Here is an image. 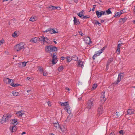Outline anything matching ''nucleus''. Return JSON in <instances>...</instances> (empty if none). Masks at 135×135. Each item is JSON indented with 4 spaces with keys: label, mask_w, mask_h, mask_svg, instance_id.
<instances>
[{
    "label": "nucleus",
    "mask_w": 135,
    "mask_h": 135,
    "mask_svg": "<svg viewBox=\"0 0 135 135\" xmlns=\"http://www.w3.org/2000/svg\"><path fill=\"white\" fill-rule=\"evenodd\" d=\"M12 115L9 114H4L2 118L1 123L2 124L3 123L5 122L8 121L10 119Z\"/></svg>",
    "instance_id": "obj_1"
},
{
    "label": "nucleus",
    "mask_w": 135,
    "mask_h": 135,
    "mask_svg": "<svg viewBox=\"0 0 135 135\" xmlns=\"http://www.w3.org/2000/svg\"><path fill=\"white\" fill-rule=\"evenodd\" d=\"M46 51L48 52H50L57 51V48L55 46L52 45L46 46L45 47Z\"/></svg>",
    "instance_id": "obj_2"
},
{
    "label": "nucleus",
    "mask_w": 135,
    "mask_h": 135,
    "mask_svg": "<svg viewBox=\"0 0 135 135\" xmlns=\"http://www.w3.org/2000/svg\"><path fill=\"white\" fill-rule=\"evenodd\" d=\"M24 45L23 43L21 42L15 46V49L16 51H18L23 48Z\"/></svg>",
    "instance_id": "obj_3"
},
{
    "label": "nucleus",
    "mask_w": 135,
    "mask_h": 135,
    "mask_svg": "<svg viewBox=\"0 0 135 135\" xmlns=\"http://www.w3.org/2000/svg\"><path fill=\"white\" fill-rule=\"evenodd\" d=\"M94 100L93 99H91L88 101L86 104V108L88 109V110L90 109L92 107L93 105Z\"/></svg>",
    "instance_id": "obj_4"
},
{
    "label": "nucleus",
    "mask_w": 135,
    "mask_h": 135,
    "mask_svg": "<svg viewBox=\"0 0 135 135\" xmlns=\"http://www.w3.org/2000/svg\"><path fill=\"white\" fill-rule=\"evenodd\" d=\"M124 76V74L123 73H120L119 74L118 78V80L117 81H115L113 84H117L120 81L121 79H122Z\"/></svg>",
    "instance_id": "obj_5"
},
{
    "label": "nucleus",
    "mask_w": 135,
    "mask_h": 135,
    "mask_svg": "<svg viewBox=\"0 0 135 135\" xmlns=\"http://www.w3.org/2000/svg\"><path fill=\"white\" fill-rule=\"evenodd\" d=\"M105 92H102L101 94L102 95L100 97V100L102 103H104L106 100V98L105 97Z\"/></svg>",
    "instance_id": "obj_6"
},
{
    "label": "nucleus",
    "mask_w": 135,
    "mask_h": 135,
    "mask_svg": "<svg viewBox=\"0 0 135 135\" xmlns=\"http://www.w3.org/2000/svg\"><path fill=\"white\" fill-rule=\"evenodd\" d=\"M56 55V53H54L52 55V64H56V63H57V61H56L57 60V58Z\"/></svg>",
    "instance_id": "obj_7"
},
{
    "label": "nucleus",
    "mask_w": 135,
    "mask_h": 135,
    "mask_svg": "<svg viewBox=\"0 0 135 135\" xmlns=\"http://www.w3.org/2000/svg\"><path fill=\"white\" fill-rule=\"evenodd\" d=\"M84 41L85 43L88 45L90 44V43H92V42L91 41V39L88 37H86L84 39Z\"/></svg>",
    "instance_id": "obj_8"
},
{
    "label": "nucleus",
    "mask_w": 135,
    "mask_h": 135,
    "mask_svg": "<svg viewBox=\"0 0 135 135\" xmlns=\"http://www.w3.org/2000/svg\"><path fill=\"white\" fill-rule=\"evenodd\" d=\"M103 109L102 105H101L99 106L98 110V115L100 114L103 113Z\"/></svg>",
    "instance_id": "obj_9"
},
{
    "label": "nucleus",
    "mask_w": 135,
    "mask_h": 135,
    "mask_svg": "<svg viewBox=\"0 0 135 135\" xmlns=\"http://www.w3.org/2000/svg\"><path fill=\"white\" fill-rule=\"evenodd\" d=\"M9 129L11 132H15L17 130V128L16 126L10 127Z\"/></svg>",
    "instance_id": "obj_10"
},
{
    "label": "nucleus",
    "mask_w": 135,
    "mask_h": 135,
    "mask_svg": "<svg viewBox=\"0 0 135 135\" xmlns=\"http://www.w3.org/2000/svg\"><path fill=\"white\" fill-rule=\"evenodd\" d=\"M64 109L67 111V112L69 114L71 113V109L69 105L65 107Z\"/></svg>",
    "instance_id": "obj_11"
},
{
    "label": "nucleus",
    "mask_w": 135,
    "mask_h": 135,
    "mask_svg": "<svg viewBox=\"0 0 135 135\" xmlns=\"http://www.w3.org/2000/svg\"><path fill=\"white\" fill-rule=\"evenodd\" d=\"M102 50H99V51H98L95 54L93 57V60H94L95 59V57L96 56H99L100 54L102 53Z\"/></svg>",
    "instance_id": "obj_12"
},
{
    "label": "nucleus",
    "mask_w": 135,
    "mask_h": 135,
    "mask_svg": "<svg viewBox=\"0 0 135 135\" xmlns=\"http://www.w3.org/2000/svg\"><path fill=\"white\" fill-rule=\"evenodd\" d=\"M74 20H73L74 24L76 25H79L80 22L78 19H77L75 17H74Z\"/></svg>",
    "instance_id": "obj_13"
},
{
    "label": "nucleus",
    "mask_w": 135,
    "mask_h": 135,
    "mask_svg": "<svg viewBox=\"0 0 135 135\" xmlns=\"http://www.w3.org/2000/svg\"><path fill=\"white\" fill-rule=\"evenodd\" d=\"M24 111L23 110L18 111L16 113V114L18 116H21L24 114Z\"/></svg>",
    "instance_id": "obj_14"
},
{
    "label": "nucleus",
    "mask_w": 135,
    "mask_h": 135,
    "mask_svg": "<svg viewBox=\"0 0 135 135\" xmlns=\"http://www.w3.org/2000/svg\"><path fill=\"white\" fill-rule=\"evenodd\" d=\"M38 38L36 37L33 38L30 40V42L34 43H36L38 41Z\"/></svg>",
    "instance_id": "obj_15"
},
{
    "label": "nucleus",
    "mask_w": 135,
    "mask_h": 135,
    "mask_svg": "<svg viewBox=\"0 0 135 135\" xmlns=\"http://www.w3.org/2000/svg\"><path fill=\"white\" fill-rule=\"evenodd\" d=\"M134 112L133 109H128L127 110V113L128 114L131 115L133 114Z\"/></svg>",
    "instance_id": "obj_16"
},
{
    "label": "nucleus",
    "mask_w": 135,
    "mask_h": 135,
    "mask_svg": "<svg viewBox=\"0 0 135 135\" xmlns=\"http://www.w3.org/2000/svg\"><path fill=\"white\" fill-rule=\"evenodd\" d=\"M23 51H24L25 54L28 55L29 53L30 50L28 48H26L24 49Z\"/></svg>",
    "instance_id": "obj_17"
},
{
    "label": "nucleus",
    "mask_w": 135,
    "mask_h": 135,
    "mask_svg": "<svg viewBox=\"0 0 135 135\" xmlns=\"http://www.w3.org/2000/svg\"><path fill=\"white\" fill-rule=\"evenodd\" d=\"M60 103L61 104V106H65V107H67L69 105L68 102H66L65 103H62L60 102Z\"/></svg>",
    "instance_id": "obj_18"
},
{
    "label": "nucleus",
    "mask_w": 135,
    "mask_h": 135,
    "mask_svg": "<svg viewBox=\"0 0 135 135\" xmlns=\"http://www.w3.org/2000/svg\"><path fill=\"white\" fill-rule=\"evenodd\" d=\"M18 123L16 119H15L12 120V122L11 123L12 124H13V126L16 125Z\"/></svg>",
    "instance_id": "obj_19"
},
{
    "label": "nucleus",
    "mask_w": 135,
    "mask_h": 135,
    "mask_svg": "<svg viewBox=\"0 0 135 135\" xmlns=\"http://www.w3.org/2000/svg\"><path fill=\"white\" fill-rule=\"evenodd\" d=\"M122 11H123L122 10L120 12L116 13L115 14L114 17H119L120 16L122 13L121 12Z\"/></svg>",
    "instance_id": "obj_20"
},
{
    "label": "nucleus",
    "mask_w": 135,
    "mask_h": 135,
    "mask_svg": "<svg viewBox=\"0 0 135 135\" xmlns=\"http://www.w3.org/2000/svg\"><path fill=\"white\" fill-rule=\"evenodd\" d=\"M73 116V115L71 113L69 114V115L67 117V118L66 120V121H67L69 122L70 120L72 117Z\"/></svg>",
    "instance_id": "obj_21"
},
{
    "label": "nucleus",
    "mask_w": 135,
    "mask_h": 135,
    "mask_svg": "<svg viewBox=\"0 0 135 135\" xmlns=\"http://www.w3.org/2000/svg\"><path fill=\"white\" fill-rule=\"evenodd\" d=\"M83 62L79 60L78 61V66H81L82 68H83L84 66V65H83Z\"/></svg>",
    "instance_id": "obj_22"
},
{
    "label": "nucleus",
    "mask_w": 135,
    "mask_h": 135,
    "mask_svg": "<svg viewBox=\"0 0 135 135\" xmlns=\"http://www.w3.org/2000/svg\"><path fill=\"white\" fill-rule=\"evenodd\" d=\"M96 13L98 18L100 17V16L102 15L101 11L100 12H99V11H96Z\"/></svg>",
    "instance_id": "obj_23"
},
{
    "label": "nucleus",
    "mask_w": 135,
    "mask_h": 135,
    "mask_svg": "<svg viewBox=\"0 0 135 135\" xmlns=\"http://www.w3.org/2000/svg\"><path fill=\"white\" fill-rule=\"evenodd\" d=\"M8 80V84H10L12 83L13 82V80L9 78H7L6 79V81Z\"/></svg>",
    "instance_id": "obj_24"
},
{
    "label": "nucleus",
    "mask_w": 135,
    "mask_h": 135,
    "mask_svg": "<svg viewBox=\"0 0 135 135\" xmlns=\"http://www.w3.org/2000/svg\"><path fill=\"white\" fill-rule=\"evenodd\" d=\"M8 80V84H10L12 83L13 82V80L9 78H7L6 79V81Z\"/></svg>",
    "instance_id": "obj_25"
},
{
    "label": "nucleus",
    "mask_w": 135,
    "mask_h": 135,
    "mask_svg": "<svg viewBox=\"0 0 135 135\" xmlns=\"http://www.w3.org/2000/svg\"><path fill=\"white\" fill-rule=\"evenodd\" d=\"M46 42L47 44L48 45L51 44L52 43V41H50L49 39L47 38L46 37Z\"/></svg>",
    "instance_id": "obj_26"
},
{
    "label": "nucleus",
    "mask_w": 135,
    "mask_h": 135,
    "mask_svg": "<svg viewBox=\"0 0 135 135\" xmlns=\"http://www.w3.org/2000/svg\"><path fill=\"white\" fill-rule=\"evenodd\" d=\"M72 57L73 58L72 60L75 61H78V58L77 56L76 55H73Z\"/></svg>",
    "instance_id": "obj_27"
},
{
    "label": "nucleus",
    "mask_w": 135,
    "mask_h": 135,
    "mask_svg": "<svg viewBox=\"0 0 135 135\" xmlns=\"http://www.w3.org/2000/svg\"><path fill=\"white\" fill-rule=\"evenodd\" d=\"M38 38V40L40 41H42L45 38H46V37L44 36H40V37Z\"/></svg>",
    "instance_id": "obj_28"
},
{
    "label": "nucleus",
    "mask_w": 135,
    "mask_h": 135,
    "mask_svg": "<svg viewBox=\"0 0 135 135\" xmlns=\"http://www.w3.org/2000/svg\"><path fill=\"white\" fill-rule=\"evenodd\" d=\"M113 60V58H110L107 61V65H109Z\"/></svg>",
    "instance_id": "obj_29"
},
{
    "label": "nucleus",
    "mask_w": 135,
    "mask_h": 135,
    "mask_svg": "<svg viewBox=\"0 0 135 135\" xmlns=\"http://www.w3.org/2000/svg\"><path fill=\"white\" fill-rule=\"evenodd\" d=\"M53 124L54 127H55L56 128L57 127H59V125L58 122L55 123H53Z\"/></svg>",
    "instance_id": "obj_30"
},
{
    "label": "nucleus",
    "mask_w": 135,
    "mask_h": 135,
    "mask_svg": "<svg viewBox=\"0 0 135 135\" xmlns=\"http://www.w3.org/2000/svg\"><path fill=\"white\" fill-rule=\"evenodd\" d=\"M11 85L12 86L14 87L17 86H19V85H20L18 84H14L13 82H12V83L11 84Z\"/></svg>",
    "instance_id": "obj_31"
},
{
    "label": "nucleus",
    "mask_w": 135,
    "mask_h": 135,
    "mask_svg": "<svg viewBox=\"0 0 135 135\" xmlns=\"http://www.w3.org/2000/svg\"><path fill=\"white\" fill-rule=\"evenodd\" d=\"M66 58L67 59V62H69L70 61L73 59L72 57L67 56L66 57Z\"/></svg>",
    "instance_id": "obj_32"
},
{
    "label": "nucleus",
    "mask_w": 135,
    "mask_h": 135,
    "mask_svg": "<svg viewBox=\"0 0 135 135\" xmlns=\"http://www.w3.org/2000/svg\"><path fill=\"white\" fill-rule=\"evenodd\" d=\"M12 94H13V95L15 96H18V93L15 91H13L12 92Z\"/></svg>",
    "instance_id": "obj_33"
},
{
    "label": "nucleus",
    "mask_w": 135,
    "mask_h": 135,
    "mask_svg": "<svg viewBox=\"0 0 135 135\" xmlns=\"http://www.w3.org/2000/svg\"><path fill=\"white\" fill-rule=\"evenodd\" d=\"M127 18L125 17L124 18H121L120 20V21L123 23H124L127 20Z\"/></svg>",
    "instance_id": "obj_34"
},
{
    "label": "nucleus",
    "mask_w": 135,
    "mask_h": 135,
    "mask_svg": "<svg viewBox=\"0 0 135 135\" xmlns=\"http://www.w3.org/2000/svg\"><path fill=\"white\" fill-rule=\"evenodd\" d=\"M97 84H94L93 86V87L91 88L92 90H94L96 88H97Z\"/></svg>",
    "instance_id": "obj_35"
},
{
    "label": "nucleus",
    "mask_w": 135,
    "mask_h": 135,
    "mask_svg": "<svg viewBox=\"0 0 135 135\" xmlns=\"http://www.w3.org/2000/svg\"><path fill=\"white\" fill-rule=\"evenodd\" d=\"M111 8H109L108 10H107L105 12H106L107 13V14L108 15L110 14H111L112 13V12L110 11V9H111Z\"/></svg>",
    "instance_id": "obj_36"
},
{
    "label": "nucleus",
    "mask_w": 135,
    "mask_h": 135,
    "mask_svg": "<svg viewBox=\"0 0 135 135\" xmlns=\"http://www.w3.org/2000/svg\"><path fill=\"white\" fill-rule=\"evenodd\" d=\"M12 36L13 37H15L18 36L17 33L16 32H15L12 35Z\"/></svg>",
    "instance_id": "obj_37"
},
{
    "label": "nucleus",
    "mask_w": 135,
    "mask_h": 135,
    "mask_svg": "<svg viewBox=\"0 0 135 135\" xmlns=\"http://www.w3.org/2000/svg\"><path fill=\"white\" fill-rule=\"evenodd\" d=\"M27 62H25V61L22 62V66H20L22 67H24L26 65V64Z\"/></svg>",
    "instance_id": "obj_38"
},
{
    "label": "nucleus",
    "mask_w": 135,
    "mask_h": 135,
    "mask_svg": "<svg viewBox=\"0 0 135 135\" xmlns=\"http://www.w3.org/2000/svg\"><path fill=\"white\" fill-rule=\"evenodd\" d=\"M38 69L39 70L40 72H43L44 71L43 68L41 66H39L38 67Z\"/></svg>",
    "instance_id": "obj_39"
},
{
    "label": "nucleus",
    "mask_w": 135,
    "mask_h": 135,
    "mask_svg": "<svg viewBox=\"0 0 135 135\" xmlns=\"http://www.w3.org/2000/svg\"><path fill=\"white\" fill-rule=\"evenodd\" d=\"M30 21L32 22H34L35 21V18L33 17H31L30 19Z\"/></svg>",
    "instance_id": "obj_40"
},
{
    "label": "nucleus",
    "mask_w": 135,
    "mask_h": 135,
    "mask_svg": "<svg viewBox=\"0 0 135 135\" xmlns=\"http://www.w3.org/2000/svg\"><path fill=\"white\" fill-rule=\"evenodd\" d=\"M95 23L96 24H98L99 26H100L101 24L98 21H96Z\"/></svg>",
    "instance_id": "obj_41"
},
{
    "label": "nucleus",
    "mask_w": 135,
    "mask_h": 135,
    "mask_svg": "<svg viewBox=\"0 0 135 135\" xmlns=\"http://www.w3.org/2000/svg\"><path fill=\"white\" fill-rule=\"evenodd\" d=\"M78 16H79L80 17L82 18V17L83 16V14L81 13H80L79 12L77 14Z\"/></svg>",
    "instance_id": "obj_42"
},
{
    "label": "nucleus",
    "mask_w": 135,
    "mask_h": 135,
    "mask_svg": "<svg viewBox=\"0 0 135 135\" xmlns=\"http://www.w3.org/2000/svg\"><path fill=\"white\" fill-rule=\"evenodd\" d=\"M63 69V67L60 66L58 68V70L59 71H61Z\"/></svg>",
    "instance_id": "obj_43"
},
{
    "label": "nucleus",
    "mask_w": 135,
    "mask_h": 135,
    "mask_svg": "<svg viewBox=\"0 0 135 135\" xmlns=\"http://www.w3.org/2000/svg\"><path fill=\"white\" fill-rule=\"evenodd\" d=\"M83 17H82V18H83V19H87L88 18H89V17L88 16H84L83 15Z\"/></svg>",
    "instance_id": "obj_44"
},
{
    "label": "nucleus",
    "mask_w": 135,
    "mask_h": 135,
    "mask_svg": "<svg viewBox=\"0 0 135 135\" xmlns=\"http://www.w3.org/2000/svg\"><path fill=\"white\" fill-rule=\"evenodd\" d=\"M120 47H117V52L118 53V54L120 53Z\"/></svg>",
    "instance_id": "obj_45"
},
{
    "label": "nucleus",
    "mask_w": 135,
    "mask_h": 135,
    "mask_svg": "<svg viewBox=\"0 0 135 135\" xmlns=\"http://www.w3.org/2000/svg\"><path fill=\"white\" fill-rule=\"evenodd\" d=\"M53 8L52 9H57L58 8H59V9H60V7H55V6H51Z\"/></svg>",
    "instance_id": "obj_46"
},
{
    "label": "nucleus",
    "mask_w": 135,
    "mask_h": 135,
    "mask_svg": "<svg viewBox=\"0 0 135 135\" xmlns=\"http://www.w3.org/2000/svg\"><path fill=\"white\" fill-rule=\"evenodd\" d=\"M51 6H51V5H50V6H49L48 7V8H49L50 9V10H52L54 9H52L53 8Z\"/></svg>",
    "instance_id": "obj_47"
},
{
    "label": "nucleus",
    "mask_w": 135,
    "mask_h": 135,
    "mask_svg": "<svg viewBox=\"0 0 135 135\" xmlns=\"http://www.w3.org/2000/svg\"><path fill=\"white\" fill-rule=\"evenodd\" d=\"M101 12L102 13V15H106V12H105V11H101Z\"/></svg>",
    "instance_id": "obj_48"
},
{
    "label": "nucleus",
    "mask_w": 135,
    "mask_h": 135,
    "mask_svg": "<svg viewBox=\"0 0 135 135\" xmlns=\"http://www.w3.org/2000/svg\"><path fill=\"white\" fill-rule=\"evenodd\" d=\"M115 114L116 116L117 117H119L120 116V114L119 112H117Z\"/></svg>",
    "instance_id": "obj_49"
},
{
    "label": "nucleus",
    "mask_w": 135,
    "mask_h": 135,
    "mask_svg": "<svg viewBox=\"0 0 135 135\" xmlns=\"http://www.w3.org/2000/svg\"><path fill=\"white\" fill-rule=\"evenodd\" d=\"M53 29H49V32H50V33L51 34L53 33Z\"/></svg>",
    "instance_id": "obj_50"
},
{
    "label": "nucleus",
    "mask_w": 135,
    "mask_h": 135,
    "mask_svg": "<svg viewBox=\"0 0 135 135\" xmlns=\"http://www.w3.org/2000/svg\"><path fill=\"white\" fill-rule=\"evenodd\" d=\"M119 133L120 134H123V131L122 130H121L119 131Z\"/></svg>",
    "instance_id": "obj_51"
},
{
    "label": "nucleus",
    "mask_w": 135,
    "mask_h": 135,
    "mask_svg": "<svg viewBox=\"0 0 135 135\" xmlns=\"http://www.w3.org/2000/svg\"><path fill=\"white\" fill-rule=\"evenodd\" d=\"M47 75V73L45 72H44L43 73V75L44 76H46Z\"/></svg>",
    "instance_id": "obj_52"
},
{
    "label": "nucleus",
    "mask_w": 135,
    "mask_h": 135,
    "mask_svg": "<svg viewBox=\"0 0 135 135\" xmlns=\"http://www.w3.org/2000/svg\"><path fill=\"white\" fill-rule=\"evenodd\" d=\"M94 6H96V5H94L93 6V8L92 9V11H94L95 10V7H94Z\"/></svg>",
    "instance_id": "obj_53"
},
{
    "label": "nucleus",
    "mask_w": 135,
    "mask_h": 135,
    "mask_svg": "<svg viewBox=\"0 0 135 135\" xmlns=\"http://www.w3.org/2000/svg\"><path fill=\"white\" fill-rule=\"evenodd\" d=\"M4 41V40L3 39L1 40L0 41V42H1V45L3 43Z\"/></svg>",
    "instance_id": "obj_54"
},
{
    "label": "nucleus",
    "mask_w": 135,
    "mask_h": 135,
    "mask_svg": "<svg viewBox=\"0 0 135 135\" xmlns=\"http://www.w3.org/2000/svg\"><path fill=\"white\" fill-rule=\"evenodd\" d=\"M79 33L80 35H81V36H83L84 35V34L81 32H79Z\"/></svg>",
    "instance_id": "obj_55"
},
{
    "label": "nucleus",
    "mask_w": 135,
    "mask_h": 135,
    "mask_svg": "<svg viewBox=\"0 0 135 135\" xmlns=\"http://www.w3.org/2000/svg\"><path fill=\"white\" fill-rule=\"evenodd\" d=\"M46 38H45V39H44V40L42 41L43 42V44H44L45 42H46Z\"/></svg>",
    "instance_id": "obj_56"
},
{
    "label": "nucleus",
    "mask_w": 135,
    "mask_h": 135,
    "mask_svg": "<svg viewBox=\"0 0 135 135\" xmlns=\"http://www.w3.org/2000/svg\"><path fill=\"white\" fill-rule=\"evenodd\" d=\"M105 48V47H104L102 49L100 50H102V52H103V51L104 50Z\"/></svg>",
    "instance_id": "obj_57"
},
{
    "label": "nucleus",
    "mask_w": 135,
    "mask_h": 135,
    "mask_svg": "<svg viewBox=\"0 0 135 135\" xmlns=\"http://www.w3.org/2000/svg\"><path fill=\"white\" fill-rule=\"evenodd\" d=\"M49 31V29H48L47 30H46V31H44V32H48Z\"/></svg>",
    "instance_id": "obj_58"
},
{
    "label": "nucleus",
    "mask_w": 135,
    "mask_h": 135,
    "mask_svg": "<svg viewBox=\"0 0 135 135\" xmlns=\"http://www.w3.org/2000/svg\"><path fill=\"white\" fill-rule=\"evenodd\" d=\"M53 33H57V32H56L55 30H54V29H53Z\"/></svg>",
    "instance_id": "obj_59"
},
{
    "label": "nucleus",
    "mask_w": 135,
    "mask_h": 135,
    "mask_svg": "<svg viewBox=\"0 0 135 135\" xmlns=\"http://www.w3.org/2000/svg\"><path fill=\"white\" fill-rule=\"evenodd\" d=\"M121 44H119L118 45L117 47H120V46H121Z\"/></svg>",
    "instance_id": "obj_60"
},
{
    "label": "nucleus",
    "mask_w": 135,
    "mask_h": 135,
    "mask_svg": "<svg viewBox=\"0 0 135 135\" xmlns=\"http://www.w3.org/2000/svg\"><path fill=\"white\" fill-rule=\"evenodd\" d=\"M49 106H50L51 105H50V104L51 103L50 102V101H49L47 102Z\"/></svg>",
    "instance_id": "obj_61"
},
{
    "label": "nucleus",
    "mask_w": 135,
    "mask_h": 135,
    "mask_svg": "<svg viewBox=\"0 0 135 135\" xmlns=\"http://www.w3.org/2000/svg\"><path fill=\"white\" fill-rule=\"evenodd\" d=\"M6 79H4L3 80L5 83H6L8 84V80L6 81Z\"/></svg>",
    "instance_id": "obj_62"
},
{
    "label": "nucleus",
    "mask_w": 135,
    "mask_h": 135,
    "mask_svg": "<svg viewBox=\"0 0 135 135\" xmlns=\"http://www.w3.org/2000/svg\"><path fill=\"white\" fill-rule=\"evenodd\" d=\"M64 58L63 57H61V59L62 60H64Z\"/></svg>",
    "instance_id": "obj_63"
},
{
    "label": "nucleus",
    "mask_w": 135,
    "mask_h": 135,
    "mask_svg": "<svg viewBox=\"0 0 135 135\" xmlns=\"http://www.w3.org/2000/svg\"><path fill=\"white\" fill-rule=\"evenodd\" d=\"M109 135H115L113 133L111 132Z\"/></svg>",
    "instance_id": "obj_64"
}]
</instances>
